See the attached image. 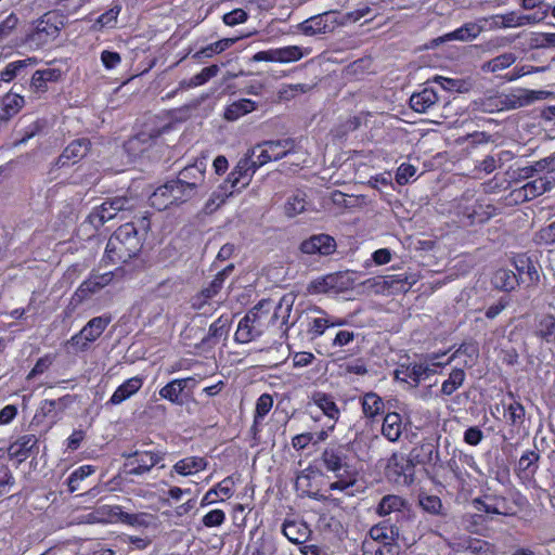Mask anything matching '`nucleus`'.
I'll return each instance as SVG.
<instances>
[{"label": "nucleus", "mask_w": 555, "mask_h": 555, "mask_svg": "<svg viewBox=\"0 0 555 555\" xmlns=\"http://www.w3.org/2000/svg\"><path fill=\"white\" fill-rule=\"evenodd\" d=\"M282 305L273 306L271 301H261L249 310L240 321L234 335L235 341L247 344L260 337L278 320Z\"/></svg>", "instance_id": "obj_1"}, {"label": "nucleus", "mask_w": 555, "mask_h": 555, "mask_svg": "<svg viewBox=\"0 0 555 555\" xmlns=\"http://www.w3.org/2000/svg\"><path fill=\"white\" fill-rule=\"evenodd\" d=\"M142 237L132 222L120 225L108 238L104 258L111 263H125L139 254Z\"/></svg>", "instance_id": "obj_2"}, {"label": "nucleus", "mask_w": 555, "mask_h": 555, "mask_svg": "<svg viewBox=\"0 0 555 555\" xmlns=\"http://www.w3.org/2000/svg\"><path fill=\"white\" fill-rule=\"evenodd\" d=\"M248 153L253 157L256 166L260 168L269 162L279 160L286 155L301 153V145L300 141L287 138L275 141H264L256 145Z\"/></svg>", "instance_id": "obj_3"}, {"label": "nucleus", "mask_w": 555, "mask_h": 555, "mask_svg": "<svg viewBox=\"0 0 555 555\" xmlns=\"http://www.w3.org/2000/svg\"><path fill=\"white\" fill-rule=\"evenodd\" d=\"M454 212L463 225L483 223L495 212V208L474 194H464L454 205Z\"/></svg>", "instance_id": "obj_4"}, {"label": "nucleus", "mask_w": 555, "mask_h": 555, "mask_svg": "<svg viewBox=\"0 0 555 555\" xmlns=\"http://www.w3.org/2000/svg\"><path fill=\"white\" fill-rule=\"evenodd\" d=\"M111 322L112 317L107 314L92 318L77 334L67 340L66 345L75 353L87 351L90 345L104 333Z\"/></svg>", "instance_id": "obj_5"}, {"label": "nucleus", "mask_w": 555, "mask_h": 555, "mask_svg": "<svg viewBox=\"0 0 555 555\" xmlns=\"http://www.w3.org/2000/svg\"><path fill=\"white\" fill-rule=\"evenodd\" d=\"M166 453L160 450L135 451L127 456V474L132 476H143L149 474L154 467L164 468Z\"/></svg>", "instance_id": "obj_6"}, {"label": "nucleus", "mask_w": 555, "mask_h": 555, "mask_svg": "<svg viewBox=\"0 0 555 555\" xmlns=\"http://www.w3.org/2000/svg\"><path fill=\"white\" fill-rule=\"evenodd\" d=\"M340 25H343V22L338 20V13L336 11H327L305 20L296 28L300 34L313 37L333 33Z\"/></svg>", "instance_id": "obj_7"}, {"label": "nucleus", "mask_w": 555, "mask_h": 555, "mask_svg": "<svg viewBox=\"0 0 555 555\" xmlns=\"http://www.w3.org/2000/svg\"><path fill=\"white\" fill-rule=\"evenodd\" d=\"M128 204L129 201L125 197H114L105 201L100 206L92 209L88 216V220L94 228H100L105 222L113 219L118 211L126 209Z\"/></svg>", "instance_id": "obj_8"}, {"label": "nucleus", "mask_w": 555, "mask_h": 555, "mask_svg": "<svg viewBox=\"0 0 555 555\" xmlns=\"http://www.w3.org/2000/svg\"><path fill=\"white\" fill-rule=\"evenodd\" d=\"M258 167L256 166L253 157L249 153L245 155L235 168L231 171L227 179V184H230V194L233 193L234 189L245 188L249 184L253 175L256 172Z\"/></svg>", "instance_id": "obj_9"}, {"label": "nucleus", "mask_w": 555, "mask_h": 555, "mask_svg": "<svg viewBox=\"0 0 555 555\" xmlns=\"http://www.w3.org/2000/svg\"><path fill=\"white\" fill-rule=\"evenodd\" d=\"M441 356L442 354L433 353L428 357L427 364L418 363L412 366H408L404 372L397 371L396 378L401 380H405V378H409L413 382V386L416 387L421 383V380L436 373V371L434 370L435 366L443 365L442 362L438 361V359Z\"/></svg>", "instance_id": "obj_10"}, {"label": "nucleus", "mask_w": 555, "mask_h": 555, "mask_svg": "<svg viewBox=\"0 0 555 555\" xmlns=\"http://www.w3.org/2000/svg\"><path fill=\"white\" fill-rule=\"evenodd\" d=\"M555 188V175H543L514 191L517 199L530 201Z\"/></svg>", "instance_id": "obj_11"}, {"label": "nucleus", "mask_w": 555, "mask_h": 555, "mask_svg": "<svg viewBox=\"0 0 555 555\" xmlns=\"http://www.w3.org/2000/svg\"><path fill=\"white\" fill-rule=\"evenodd\" d=\"M57 17L54 14H44L36 25L29 40L37 46H42L55 39L60 34Z\"/></svg>", "instance_id": "obj_12"}, {"label": "nucleus", "mask_w": 555, "mask_h": 555, "mask_svg": "<svg viewBox=\"0 0 555 555\" xmlns=\"http://www.w3.org/2000/svg\"><path fill=\"white\" fill-rule=\"evenodd\" d=\"M388 476L393 478L398 485H410L413 476V465L411 460H406L403 454L393 453L388 460Z\"/></svg>", "instance_id": "obj_13"}, {"label": "nucleus", "mask_w": 555, "mask_h": 555, "mask_svg": "<svg viewBox=\"0 0 555 555\" xmlns=\"http://www.w3.org/2000/svg\"><path fill=\"white\" fill-rule=\"evenodd\" d=\"M475 508L479 512L487 514L512 516L514 512L503 495L499 494H485L482 498H477L473 501Z\"/></svg>", "instance_id": "obj_14"}, {"label": "nucleus", "mask_w": 555, "mask_h": 555, "mask_svg": "<svg viewBox=\"0 0 555 555\" xmlns=\"http://www.w3.org/2000/svg\"><path fill=\"white\" fill-rule=\"evenodd\" d=\"M197 385V379L193 376L185 378H176L166 384L159 390V396L175 404H181V395L184 391H192Z\"/></svg>", "instance_id": "obj_15"}, {"label": "nucleus", "mask_w": 555, "mask_h": 555, "mask_svg": "<svg viewBox=\"0 0 555 555\" xmlns=\"http://www.w3.org/2000/svg\"><path fill=\"white\" fill-rule=\"evenodd\" d=\"M336 249L335 240L327 234H315L300 244L301 253L306 255L328 256Z\"/></svg>", "instance_id": "obj_16"}, {"label": "nucleus", "mask_w": 555, "mask_h": 555, "mask_svg": "<svg viewBox=\"0 0 555 555\" xmlns=\"http://www.w3.org/2000/svg\"><path fill=\"white\" fill-rule=\"evenodd\" d=\"M72 402V397L68 395L56 400H42L36 412L35 418H51V425H54L62 418L63 412Z\"/></svg>", "instance_id": "obj_17"}, {"label": "nucleus", "mask_w": 555, "mask_h": 555, "mask_svg": "<svg viewBox=\"0 0 555 555\" xmlns=\"http://www.w3.org/2000/svg\"><path fill=\"white\" fill-rule=\"evenodd\" d=\"M208 462L203 456H186L173 464L169 472V477L175 478V475L182 477L193 476L207 468Z\"/></svg>", "instance_id": "obj_18"}, {"label": "nucleus", "mask_w": 555, "mask_h": 555, "mask_svg": "<svg viewBox=\"0 0 555 555\" xmlns=\"http://www.w3.org/2000/svg\"><path fill=\"white\" fill-rule=\"evenodd\" d=\"M89 151V141L86 139H79L68 144L61 156L56 160L57 167L68 166L76 164L83 158Z\"/></svg>", "instance_id": "obj_19"}, {"label": "nucleus", "mask_w": 555, "mask_h": 555, "mask_svg": "<svg viewBox=\"0 0 555 555\" xmlns=\"http://www.w3.org/2000/svg\"><path fill=\"white\" fill-rule=\"evenodd\" d=\"M410 456L416 464H434L439 460V450L433 439H424L411 450Z\"/></svg>", "instance_id": "obj_20"}, {"label": "nucleus", "mask_w": 555, "mask_h": 555, "mask_svg": "<svg viewBox=\"0 0 555 555\" xmlns=\"http://www.w3.org/2000/svg\"><path fill=\"white\" fill-rule=\"evenodd\" d=\"M113 280V273L106 272L102 274H93L86 280L76 291V296L79 300H86L91 295L98 293L103 287L108 285Z\"/></svg>", "instance_id": "obj_21"}, {"label": "nucleus", "mask_w": 555, "mask_h": 555, "mask_svg": "<svg viewBox=\"0 0 555 555\" xmlns=\"http://www.w3.org/2000/svg\"><path fill=\"white\" fill-rule=\"evenodd\" d=\"M438 102L437 92L429 87L424 88L420 92H415L410 98V106L416 113H427Z\"/></svg>", "instance_id": "obj_22"}, {"label": "nucleus", "mask_w": 555, "mask_h": 555, "mask_svg": "<svg viewBox=\"0 0 555 555\" xmlns=\"http://www.w3.org/2000/svg\"><path fill=\"white\" fill-rule=\"evenodd\" d=\"M143 385V379L139 376H133L125 380L114 393L111 396L107 404L118 405L137 393Z\"/></svg>", "instance_id": "obj_23"}, {"label": "nucleus", "mask_w": 555, "mask_h": 555, "mask_svg": "<svg viewBox=\"0 0 555 555\" xmlns=\"http://www.w3.org/2000/svg\"><path fill=\"white\" fill-rule=\"evenodd\" d=\"M540 454L535 451H526L520 456L516 474L522 480H532L539 468Z\"/></svg>", "instance_id": "obj_24"}, {"label": "nucleus", "mask_w": 555, "mask_h": 555, "mask_svg": "<svg viewBox=\"0 0 555 555\" xmlns=\"http://www.w3.org/2000/svg\"><path fill=\"white\" fill-rule=\"evenodd\" d=\"M478 354H479V350H478L477 344L464 343L448 358L447 362H444L442 364L447 365L456 359H463L461 361V364L464 367H472L475 365V363L478 359Z\"/></svg>", "instance_id": "obj_25"}, {"label": "nucleus", "mask_w": 555, "mask_h": 555, "mask_svg": "<svg viewBox=\"0 0 555 555\" xmlns=\"http://www.w3.org/2000/svg\"><path fill=\"white\" fill-rule=\"evenodd\" d=\"M403 430V424L401 415L391 412L387 413L384 417L382 425L383 436L390 442H396L400 439Z\"/></svg>", "instance_id": "obj_26"}, {"label": "nucleus", "mask_w": 555, "mask_h": 555, "mask_svg": "<svg viewBox=\"0 0 555 555\" xmlns=\"http://www.w3.org/2000/svg\"><path fill=\"white\" fill-rule=\"evenodd\" d=\"M311 404L320 409L330 420L336 422L339 418L340 411L332 396L321 391L314 392L311 396Z\"/></svg>", "instance_id": "obj_27"}, {"label": "nucleus", "mask_w": 555, "mask_h": 555, "mask_svg": "<svg viewBox=\"0 0 555 555\" xmlns=\"http://www.w3.org/2000/svg\"><path fill=\"white\" fill-rule=\"evenodd\" d=\"M229 326V319L224 315H221L211 323L208 330V334L202 339L201 345L209 347L217 345L221 338L228 335Z\"/></svg>", "instance_id": "obj_28"}, {"label": "nucleus", "mask_w": 555, "mask_h": 555, "mask_svg": "<svg viewBox=\"0 0 555 555\" xmlns=\"http://www.w3.org/2000/svg\"><path fill=\"white\" fill-rule=\"evenodd\" d=\"M480 34H481L480 27L478 26L477 21H474V22L465 23L460 28L446 34L439 40L441 42L452 41V40L470 41V40L476 39Z\"/></svg>", "instance_id": "obj_29"}, {"label": "nucleus", "mask_w": 555, "mask_h": 555, "mask_svg": "<svg viewBox=\"0 0 555 555\" xmlns=\"http://www.w3.org/2000/svg\"><path fill=\"white\" fill-rule=\"evenodd\" d=\"M310 313H317L319 315L308 317V334L312 338L320 337L328 328L327 313L318 306H313L309 309Z\"/></svg>", "instance_id": "obj_30"}, {"label": "nucleus", "mask_w": 555, "mask_h": 555, "mask_svg": "<svg viewBox=\"0 0 555 555\" xmlns=\"http://www.w3.org/2000/svg\"><path fill=\"white\" fill-rule=\"evenodd\" d=\"M257 108L256 102L249 99H241L229 104L224 109V118L230 121L237 120Z\"/></svg>", "instance_id": "obj_31"}, {"label": "nucleus", "mask_w": 555, "mask_h": 555, "mask_svg": "<svg viewBox=\"0 0 555 555\" xmlns=\"http://www.w3.org/2000/svg\"><path fill=\"white\" fill-rule=\"evenodd\" d=\"M283 534L294 544H302L309 537V528L304 522L285 521L283 525Z\"/></svg>", "instance_id": "obj_32"}, {"label": "nucleus", "mask_w": 555, "mask_h": 555, "mask_svg": "<svg viewBox=\"0 0 555 555\" xmlns=\"http://www.w3.org/2000/svg\"><path fill=\"white\" fill-rule=\"evenodd\" d=\"M322 461L327 470L340 474L344 469H348L345 456L340 449H326L322 454Z\"/></svg>", "instance_id": "obj_33"}, {"label": "nucleus", "mask_w": 555, "mask_h": 555, "mask_svg": "<svg viewBox=\"0 0 555 555\" xmlns=\"http://www.w3.org/2000/svg\"><path fill=\"white\" fill-rule=\"evenodd\" d=\"M37 442L35 435H24L9 447V454L11 457L26 459Z\"/></svg>", "instance_id": "obj_34"}, {"label": "nucleus", "mask_w": 555, "mask_h": 555, "mask_svg": "<svg viewBox=\"0 0 555 555\" xmlns=\"http://www.w3.org/2000/svg\"><path fill=\"white\" fill-rule=\"evenodd\" d=\"M61 76L62 70L60 68L49 67L44 69H38L31 77V87L37 91H46L47 82L57 81Z\"/></svg>", "instance_id": "obj_35"}, {"label": "nucleus", "mask_w": 555, "mask_h": 555, "mask_svg": "<svg viewBox=\"0 0 555 555\" xmlns=\"http://www.w3.org/2000/svg\"><path fill=\"white\" fill-rule=\"evenodd\" d=\"M276 63H293L301 60L304 56L311 53L310 48H301L299 46H286L275 48Z\"/></svg>", "instance_id": "obj_36"}, {"label": "nucleus", "mask_w": 555, "mask_h": 555, "mask_svg": "<svg viewBox=\"0 0 555 555\" xmlns=\"http://www.w3.org/2000/svg\"><path fill=\"white\" fill-rule=\"evenodd\" d=\"M406 507V501L395 494H388L383 496L377 505L376 513L379 516H387L392 513L401 512Z\"/></svg>", "instance_id": "obj_37"}, {"label": "nucleus", "mask_w": 555, "mask_h": 555, "mask_svg": "<svg viewBox=\"0 0 555 555\" xmlns=\"http://www.w3.org/2000/svg\"><path fill=\"white\" fill-rule=\"evenodd\" d=\"M156 520V517L150 513H126L121 512L120 521L124 525L130 526L132 528H149Z\"/></svg>", "instance_id": "obj_38"}, {"label": "nucleus", "mask_w": 555, "mask_h": 555, "mask_svg": "<svg viewBox=\"0 0 555 555\" xmlns=\"http://www.w3.org/2000/svg\"><path fill=\"white\" fill-rule=\"evenodd\" d=\"M362 412L366 418H374L384 410L383 399L375 392H366L361 398Z\"/></svg>", "instance_id": "obj_39"}, {"label": "nucleus", "mask_w": 555, "mask_h": 555, "mask_svg": "<svg viewBox=\"0 0 555 555\" xmlns=\"http://www.w3.org/2000/svg\"><path fill=\"white\" fill-rule=\"evenodd\" d=\"M167 184L171 192L169 196H171L175 205L182 204L191 199L196 194V191L192 186L184 184L178 179L171 180L167 182Z\"/></svg>", "instance_id": "obj_40"}, {"label": "nucleus", "mask_w": 555, "mask_h": 555, "mask_svg": "<svg viewBox=\"0 0 555 555\" xmlns=\"http://www.w3.org/2000/svg\"><path fill=\"white\" fill-rule=\"evenodd\" d=\"M515 269L520 279L527 276L530 283H537L540 280V274L535 264L525 255H520L514 259Z\"/></svg>", "instance_id": "obj_41"}, {"label": "nucleus", "mask_w": 555, "mask_h": 555, "mask_svg": "<svg viewBox=\"0 0 555 555\" xmlns=\"http://www.w3.org/2000/svg\"><path fill=\"white\" fill-rule=\"evenodd\" d=\"M492 284L495 288L509 292L518 285V278L509 269H499L492 276Z\"/></svg>", "instance_id": "obj_42"}, {"label": "nucleus", "mask_w": 555, "mask_h": 555, "mask_svg": "<svg viewBox=\"0 0 555 555\" xmlns=\"http://www.w3.org/2000/svg\"><path fill=\"white\" fill-rule=\"evenodd\" d=\"M219 73V67L217 65H211L203 68L198 74L194 75L189 80H181L179 82V88L182 90L195 88L198 86L205 85L210 78L217 76Z\"/></svg>", "instance_id": "obj_43"}, {"label": "nucleus", "mask_w": 555, "mask_h": 555, "mask_svg": "<svg viewBox=\"0 0 555 555\" xmlns=\"http://www.w3.org/2000/svg\"><path fill=\"white\" fill-rule=\"evenodd\" d=\"M237 38H225L218 40L214 43L206 46L193 54V59L201 60L204 57H211L215 54H219L230 48L236 42Z\"/></svg>", "instance_id": "obj_44"}, {"label": "nucleus", "mask_w": 555, "mask_h": 555, "mask_svg": "<svg viewBox=\"0 0 555 555\" xmlns=\"http://www.w3.org/2000/svg\"><path fill=\"white\" fill-rule=\"evenodd\" d=\"M548 92L546 91H534L521 89L518 90L517 93L513 95L512 106L513 107H521L527 106L535 101L543 100L547 96Z\"/></svg>", "instance_id": "obj_45"}, {"label": "nucleus", "mask_w": 555, "mask_h": 555, "mask_svg": "<svg viewBox=\"0 0 555 555\" xmlns=\"http://www.w3.org/2000/svg\"><path fill=\"white\" fill-rule=\"evenodd\" d=\"M177 179L196 191L204 181V170L197 165L189 166L179 172Z\"/></svg>", "instance_id": "obj_46"}, {"label": "nucleus", "mask_w": 555, "mask_h": 555, "mask_svg": "<svg viewBox=\"0 0 555 555\" xmlns=\"http://www.w3.org/2000/svg\"><path fill=\"white\" fill-rule=\"evenodd\" d=\"M398 531L386 522H380L370 529V537L378 544L395 541Z\"/></svg>", "instance_id": "obj_47"}, {"label": "nucleus", "mask_w": 555, "mask_h": 555, "mask_svg": "<svg viewBox=\"0 0 555 555\" xmlns=\"http://www.w3.org/2000/svg\"><path fill=\"white\" fill-rule=\"evenodd\" d=\"M466 374L463 369L456 367L451 371L448 379H446L441 385V392L444 396H451L460 387L463 386L465 382Z\"/></svg>", "instance_id": "obj_48"}, {"label": "nucleus", "mask_w": 555, "mask_h": 555, "mask_svg": "<svg viewBox=\"0 0 555 555\" xmlns=\"http://www.w3.org/2000/svg\"><path fill=\"white\" fill-rule=\"evenodd\" d=\"M170 189H168V184H164L157 188L154 193L150 197L151 206L156 208L157 210L167 209L169 206L175 205L171 196Z\"/></svg>", "instance_id": "obj_49"}, {"label": "nucleus", "mask_w": 555, "mask_h": 555, "mask_svg": "<svg viewBox=\"0 0 555 555\" xmlns=\"http://www.w3.org/2000/svg\"><path fill=\"white\" fill-rule=\"evenodd\" d=\"M306 205V194L301 191H297L287 198L284 206L285 215L287 217H295L305 211Z\"/></svg>", "instance_id": "obj_50"}, {"label": "nucleus", "mask_w": 555, "mask_h": 555, "mask_svg": "<svg viewBox=\"0 0 555 555\" xmlns=\"http://www.w3.org/2000/svg\"><path fill=\"white\" fill-rule=\"evenodd\" d=\"M318 476V472L311 467H308L301 470L296 478L295 487L297 491L301 492V494H306L308 496H315V493L310 491L312 487V479Z\"/></svg>", "instance_id": "obj_51"}, {"label": "nucleus", "mask_w": 555, "mask_h": 555, "mask_svg": "<svg viewBox=\"0 0 555 555\" xmlns=\"http://www.w3.org/2000/svg\"><path fill=\"white\" fill-rule=\"evenodd\" d=\"M537 335L546 343H555V317L547 314L540 319Z\"/></svg>", "instance_id": "obj_52"}, {"label": "nucleus", "mask_w": 555, "mask_h": 555, "mask_svg": "<svg viewBox=\"0 0 555 555\" xmlns=\"http://www.w3.org/2000/svg\"><path fill=\"white\" fill-rule=\"evenodd\" d=\"M36 63L37 60L33 57L11 62L0 72V79H3L4 82H10L17 76L21 69Z\"/></svg>", "instance_id": "obj_53"}, {"label": "nucleus", "mask_w": 555, "mask_h": 555, "mask_svg": "<svg viewBox=\"0 0 555 555\" xmlns=\"http://www.w3.org/2000/svg\"><path fill=\"white\" fill-rule=\"evenodd\" d=\"M234 266L229 264L218 272L210 284L202 289L208 297L214 298L222 289L225 279L231 274Z\"/></svg>", "instance_id": "obj_54"}, {"label": "nucleus", "mask_w": 555, "mask_h": 555, "mask_svg": "<svg viewBox=\"0 0 555 555\" xmlns=\"http://www.w3.org/2000/svg\"><path fill=\"white\" fill-rule=\"evenodd\" d=\"M101 524H117L120 521L122 507L120 505H101L95 508Z\"/></svg>", "instance_id": "obj_55"}, {"label": "nucleus", "mask_w": 555, "mask_h": 555, "mask_svg": "<svg viewBox=\"0 0 555 555\" xmlns=\"http://www.w3.org/2000/svg\"><path fill=\"white\" fill-rule=\"evenodd\" d=\"M95 472V468L91 465H82L75 469L67 479V486L69 492H75L79 489L80 482L92 475Z\"/></svg>", "instance_id": "obj_56"}, {"label": "nucleus", "mask_w": 555, "mask_h": 555, "mask_svg": "<svg viewBox=\"0 0 555 555\" xmlns=\"http://www.w3.org/2000/svg\"><path fill=\"white\" fill-rule=\"evenodd\" d=\"M335 476L337 480L330 485V490L346 491L357 482V474L350 469H344L343 473Z\"/></svg>", "instance_id": "obj_57"}, {"label": "nucleus", "mask_w": 555, "mask_h": 555, "mask_svg": "<svg viewBox=\"0 0 555 555\" xmlns=\"http://www.w3.org/2000/svg\"><path fill=\"white\" fill-rule=\"evenodd\" d=\"M24 98L16 93H8L3 100V112L7 118H10L18 113V111L24 106Z\"/></svg>", "instance_id": "obj_58"}, {"label": "nucleus", "mask_w": 555, "mask_h": 555, "mask_svg": "<svg viewBox=\"0 0 555 555\" xmlns=\"http://www.w3.org/2000/svg\"><path fill=\"white\" fill-rule=\"evenodd\" d=\"M328 275L330 280H332L331 286L333 293L345 292L349 289L353 284V280L349 272H335Z\"/></svg>", "instance_id": "obj_59"}, {"label": "nucleus", "mask_w": 555, "mask_h": 555, "mask_svg": "<svg viewBox=\"0 0 555 555\" xmlns=\"http://www.w3.org/2000/svg\"><path fill=\"white\" fill-rule=\"evenodd\" d=\"M422 508L433 515L442 514V502L439 496L422 493L418 496Z\"/></svg>", "instance_id": "obj_60"}, {"label": "nucleus", "mask_w": 555, "mask_h": 555, "mask_svg": "<svg viewBox=\"0 0 555 555\" xmlns=\"http://www.w3.org/2000/svg\"><path fill=\"white\" fill-rule=\"evenodd\" d=\"M273 406V398L269 393H262L256 402L254 423H260Z\"/></svg>", "instance_id": "obj_61"}, {"label": "nucleus", "mask_w": 555, "mask_h": 555, "mask_svg": "<svg viewBox=\"0 0 555 555\" xmlns=\"http://www.w3.org/2000/svg\"><path fill=\"white\" fill-rule=\"evenodd\" d=\"M515 61H516L515 54L507 52V53H503V54L492 59L485 65V67L489 72L494 73V72L503 70V69L509 67L512 64L515 63Z\"/></svg>", "instance_id": "obj_62"}, {"label": "nucleus", "mask_w": 555, "mask_h": 555, "mask_svg": "<svg viewBox=\"0 0 555 555\" xmlns=\"http://www.w3.org/2000/svg\"><path fill=\"white\" fill-rule=\"evenodd\" d=\"M331 282H332V280H330L328 274L318 278V279L311 281V283L308 285L307 291L311 295L333 293Z\"/></svg>", "instance_id": "obj_63"}, {"label": "nucleus", "mask_w": 555, "mask_h": 555, "mask_svg": "<svg viewBox=\"0 0 555 555\" xmlns=\"http://www.w3.org/2000/svg\"><path fill=\"white\" fill-rule=\"evenodd\" d=\"M530 170L534 173L555 175V155L535 162Z\"/></svg>", "instance_id": "obj_64"}]
</instances>
